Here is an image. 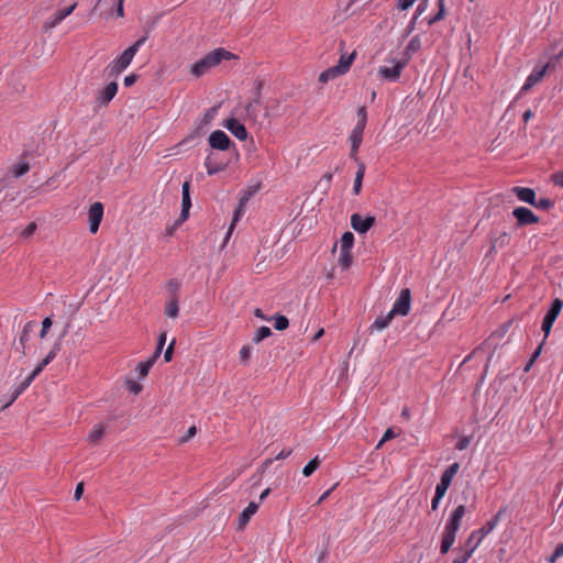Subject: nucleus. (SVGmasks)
Masks as SVG:
<instances>
[{"mask_svg":"<svg viewBox=\"0 0 563 563\" xmlns=\"http://www.w3.org/2000/svg\"><path fill=\"white\" fill-rule=\"evenodd\" d=\"M510 242V235L507 232H503L500 235L494 238L490 242V253L496 252L498 249H504Z\"/></svg>","mask_w":563,"mask_h":563,"instance_id":"nucleus-26","label":"nucleus"},{"mask_svg":"<svg viewBox=\"0 0 563 563\" xmlns=\"http://www.w3.org/2000/svg\"><path fill=\"white\" fill-rule=\"evenodd\" d=\"M393 318H394V316L389 311L386 316L376 318V320L372 324L371 329L372 330L382 331V330H384L385 328L388 327V324L390 323Z\"/></svg>","mask_w":563,"mask_h":563,"instance_id":"nucleus-31","label":"nucleus"},{"mask_svg":"<svg viewBox=\"0 0 563 563\" xmlns=\"http://www.w3.org/2000/svg\"><path fill=\"white\" fill-rule=\"evenodd\" d=\"M363 133H364V128H360V126H354L351 135H350V141H351V157H353L355 161H358L357 159V156H356V153L361 146V143H362V140H363Z\"/></svg>","mask_w":563,"mask_h":563,"instance_id":"nucleus-18","label":"nucleus"},{"mask_svg":"<svg viewBox=\"0 0 563 563\" xmlns=\"http://www.w3.org/2000/svg\"><path fill=\"white\" fill-rule=\"evenodd\" d=\"M271 334H272V331L268 327H261L257 329V331L253 338V341L255 343H260L264 339L268 338Z\"/></svg>","mask_w":563,"mask_h":563,"instance_id":"nucleus-38","label":"nucleus"},{"mask_svg":"<svg viewBox=\"0 0 563 563\" xmlns=\"http://www.w3.org/2000/svg\"><path fill=\"white\" fill-rule=\"evenodd\" d=\"M231 57L232 54L229 51L224 48H216L191 66V74L197 78L201 77L210 69L218 66L222 60L230 59Z\"/></svg>","mask_w":563,"mask_h":563,"instance_id":"nucleus-2","label":"nucleus"},{"mask_svg":"<svg viewBox=\"0 0 563 563\" xmlns=\"http://www.w3.org/2000/svg\"><path fill=\"white\" fill-rule=\"evenodd\" d=\"M562 306H563V302L561 299H559V298L554 299L551 305V308L547 312V314L543 319V322H542V331L544 332V339L548 338L555 319L558 318L559 313L562 310Z\"/></svg>","mask_w":563,"mask_h":563,"instance_id":"nucleus-5","label":"nucleus"},{"mask_svg":"<svg viewBox=\"0 0 563 563\" xmlns=\"http://www.w3.org/2000/svg\"><path fill=\"white\" fill-rule=\"evenodd\" d=\"M189 183L185 181L181 187V211L178 219V223H183L189 217V210L191 207L190 192H189Z\"/></svg>","mask_w":563,"mask_h":563,"instance_id":"nucleus-13","label":"nucleus"},{"mask_svg":"<svg viewBox=\"0 0 563 563\" xmlns=\"http://www.w3.org/2000/svg\"><path fill=\"white\" fill-rule=\"evenodd\" d=\"M329 80H332V78L330 77L329 71L325 69L319 75V81L322 84H327Z\"/></svg>","mask_w":563,"mask_h":563,"instance_id":"nucleus-63","label":"nucleus"},{"mask_svg":"<svg viewBox=\"0 0 563 563\" xmlns=\"http://www.w3.org/2000/svg\"><path fill=\"white\" fill-rule=\"evenodd\" d=\"M512 192L516 194L519 200L530 205L534 203L536 192L533 189L525 187H514Z\"/></svg>","mask_w":563,"mask_h":563,"instance_id":"nucleus-23","label":"nucleus"},{"mask_svg":"<svg viewBox=\"0 0 563 563\" xmlns=\"http://www.w3.org/2000/svg\"><path fill=\"white\" fill-rule=\"evenodd\" d=\"M197 433V428L195 426L190 427L187 432L185 433V435H183L180 438V443H185L187 441H189L191 438H194Z\"/></svg>","mask_w":563,"mask_h":563,"instance_id":"nucleus-49","label":"nucleus"},{"mask_svg":"<svg viewBox=\"0 0 563 563\" xmlns=\"http://www.w3.org/2000/svg\"><path fill=\"white\" fill-rule=\"evenodd\" d=\"M125 387H126V389L129 391H131V393H133L135 395L140 394L141 390H142V385L136 383V382H134V380H132V379H128L125 382Z\"/></svg>","mask_w":563,"mask_h":563,"instance_id":"nucleus-44","label":"nucleus"},{"mask_svg":"<svg viewBox=\"0 0 563 563\" xmlns=\"http://www.w3.org/2000/svg\"><path fill=\"white\" fill-rule=\"evenodd\" d=\"M35 230H36V224L34 222H31L23 230L22 235L25 236V238H29V236H31L34 233Z\"/></svg>","mask_w":563,"mask_h":563,"instance_id":"nucleus-57","label":"nucleus"},{"mask_svg":"<svg viewBox=\"0 0 563 563\" xmlns=\"http://www.w3.org/2000/svg\"><path fill=\"white\" fill-rule=\"evenodd\" d=\"M206 167H207V173L209 175H214V174L223 170L225 168V165L224 164L213 163L212 155L210 154V155L207 156Z\"/></svg>","mask_w":563,"mask_h":563,"instance_id":"nucleus-33","label":"nucleus"},{"mask_svg":"<svg viewBox=\"0 0 563 563\" xmlns=\"http://www.w3.org/2000/svg\"><path fill=\"white\" fill-rule=\"evenodd\" d=\"M471 443V439L468 437H463L459 440V442L456 443L455 448L459 450V451H463L465 449H467V446L470 445Z\"/></svg>","mask_w":563,"mask_h":563,"instance_id":"nucleus-53","label":"nucleus"},{"mask_svg":"<svg viewBox=\"0 0 563 563\" xmlns=\"http://www.w3.org/2000/svg\"><path fill=\"white\" fill-rule=\"evenodd\" d=\"M419 46H420V41H419V38H418L417 36H415V37L410 41V43H409V45H408V49L417 51V49L419 48Z\"/></svg>","mask_w":563,"mask_h":563,"instance_id":"nucleus-62","label":"nucleus"},{"mask_svg":"<svg viewBox=\"0 0 563 563\" xmlns=\"http://www.w3.org/2000/svg\"><path fill=\"white\" fill-rule=\"evenodd\" d=\"M396 437V433L391 428H388L385 433L383 434V441H389Z\"/></svg>","mask_w":563,"mask_h":563,"instance_id":"nucleus-61","label":"nucleus"},{"mask_svg":"<svg viewBox=\"0 0 563 563\" xmlns=\"http://www.w3.org/2000/svg\"><path fill=\"white\" fill-rule=\"evenodd\" d=\"M450 486L445 485L444 483H438L437 487H435V494L438 497H444V495L446 494V490Z\"/></svg>","mask_w":563,"mask_h":563,"instance_id":"nucleus-54","label":"nucleus"},{"mask_svg":"<svg viewBox=\"0 0 563 563\" xmlns=\"http://www.w3.org/2000/svg\"><path fill=\"white\" fill-rule=\"evenodd\" d=\"M164 313L167 318L176 319L179 314V303L176 295H173L165 303Z\"/></svg>","mask_w":563,"mask_h":563,"instance_id":"nucleus-24","label":"nucleus"},{"mask_svg":"<svg viewBox=\"0 0 563 563\" xmlns=\"http://www.w3.org/2000/svg\"><path fill=\"white\" fill-rule=\"evenodd\" d=\"M460 470V464L457 462H454L451 464L441 475L440 482L444 483L445 485L450 486L452 483L453 477L456 475V473Z\"/></svg>","mask_w":563,"mask_h":563,"instance_id":"nucleus-27","label":"nucleus"},{"mask_svg":"<svg viewBox=\"0 0 563 563\" xmlns=\"http://www.w3.org/2000/svg\"><path fill=\"white\" fill-rule=\"evenodd\" d=\"M563 555V543H560L554 550L553 554L548 559L549 563H555V561Z\"/></svg>","mask_w":563,"mask_h":563,"instance_id":"nucleus-47","label":"nucleus"},{"mask_svg":"<svg viewBox=\"0 0 563 563\" xmlns=\"http://www.w3.org/2000/svg\"><path fill=\"white\" fill-rule=\"evenodd\" d=\"M223 126L227 128L238 140L245 141L247 139V131L239 120L230 118L223 122Z\"/></svg>","mask_w":563,"mask_h":563,"instance_id":"nucleus-14","label":"nucleus"},{"mask_svg":"<svg viewBox=\"0 0 563 563\" xmlns=\"http://www.w3.org/2000/svg\"><path fill=\"white\" fill-rule=\"evenodd\" d=\"M552 180L556 186H560L563 188V170L553 174Z\"/></svg>","mask_w":563,"mask_h":563,"instance_id":"nucleus-56","label":"nucleus"},{"mask_svg":"<svg viewBox=\"0 0 563 563\" xmlns=\"http://www.w3.org/2000/svg\"><path fill=\"white\" fill-rule=\"evenodd\" d=\"M251 352H252V347L250 345H244L241 350H240V353H239V356H240V362L242 364H247L249 363V360L251 357Z\"/></svg>","mask_w":563,"mask_h":563,"instance_id":"nucleus-41","label":"nucleus"},{"mask_svg":"<svg viewBox=\"0 0 563 563\" xmlns=\"http://www.w3.org/2000/svg\"><path fill=\"white\" fill-rule=\"evenodd\" d=\"M456 551H459V555L453 560L452 563H466L473 555L472 553L461 548H459Z\"/></svg>","mask_w":563,"mask_h":563,"instance_id":"nucleus-42","label":"nucleus"},{"mask_svg":"<svg viewBox=\"0 0 563 563\" xmlns=\"http://www.w3.org/2000/svg\"><path fill=\"white\" fill-rule=\"evenodd\" d=\"M505 512L506 508L499 509L498 512L490 520H488L482 528L476 530V533H479L481 537L484 539L497 527Z\"/></svg>","mask_w":563,"mask_h":563,"instance_id":"nucleus-17","label":"nucleus"},{"mask_svg":"<svg viewBox=\"0 0 563 563\" xmlns=\"http://www.w3.org/2000/svg\"><path fill=\"white\" fill-rule=\"evenodd\" d=\"M51 327H52V320H51V318H48V317H47V318H45V319L43 320V322H42V330H41V332H40V336H41L42 339L46 335V333H47V331H48V329H49Z\"/></svg>","mask_w":563,"mask_h":563,"instance_id":"nucleus-52","label":"nucleus"},{"mask_svg":"<svg viewBox=\"0 0 563 563\" xmlns=\"http://www.w3.org/2000/svg\"><path fill=\"white\" fill-rule=\"evenodd\" d=\"M438 7H439L438 12L433 16H431L427 20L428 25H432L439 21H442L445 18L446 12H445L444 0H438Z\"/></svg>","mask_w":563,"mask_h":563,"instance_id":"nucleus-32","label":"nucleus"},{"mask_svg":"<svg viewBox=\"0 0 563 563\" xmlns=\"http://www.w3.org/2000/svg\"><path fill=\"white\" fill-rule=\"evenodd\" d=\"M136 75L132 74V75H129L124 78V85L126 87H130L132 86L135 81H136Z\"/></svg>","mask_w":563,"mask_h":563,"instance_id":"nucleus-64","label":"nucleus"},{"mask_svg":"<svg viewBox=\"0 0 563 563\" xmlns=\"http://www.w3.org/2000/svg\"><path fill=\"white\" fill-rule=\"evenodd\" d=\"M254 103L258 104L260 103V93L257 95L256 99H254L253 102H250L246 107H245V110H246V113L247 115H251L253 110H254Z\"/></svg>","mask_w":563,"mask_h":563,"instance_id":"nucleus-60","label":"nucleus"},{"mask_svg":"<svg viewBox=\"0 0 563 563\" xmlns=\"http://www.w3.org/2000/svg\"><path fill=\"white\" fill-rule=\"evenodd\" d=\"M320 463L321 461L319 456H314L305 465V467L302 468V474L307 477L310 476L320 466Z\"/></svg>","mask_w":563,"mask_h":563,"instance_id":"nucleus-36","label":"nucleus"},{"mask_svg":"<svg viewBox=\"0 0 563 563\" xmlns=\"http://www.w3.org/2000/svg\"><path fill=\"white\" fill-rule=\"evenodd\" d=\"M76 3L71 4L68 8H64L60 10H57L51 18H48L42 25V30L44 32H48L53 30L55 26H57L64 19H66L68 15H70L74 10L76 9Z\"/></svg>","mask_w":563,"mask_h":563,"instance_id":"nucleus-7","label":"nucleus"},{"mask_svg":"<svg viewBox=\"0 0 563 563\" xmlns=\"http://www.w3.org/2000/svg\"><path fill=\"white\" fill-rule=\"evenodd\" d=\"M260 503L251 501L241 512L238 522V529L243 530L250 522L252 516L258 510Z\"/></svg>","mask_w":563,"mask_h":563,"instance_id":"nucleus-16","label":"nucleus"},{"mask_svg":"<svg viewBox=\"0 0 563 563\" xmlns=\"http://www.w3.org/2000/svg\"><path fill=\"white\" fill-rule=\"evenodd\" d=\"M217 111H218L217 107H212L209 110H207V112L203 114L202 119L200 120V122L197 125V129L195 132L196 134H199V133L203 134L206 132V130L209 126V124L211 123V121L216 118Z\"/></svg>","mask_w":563,"mask_h":563,"instance_id":"nucleus-21","label":"nucleus"},{"mask_svg":"<svg viewBox=\"0 0 563 563\" xmlns=\"http://www.w3.org/2000/svg\"><path fill=\"white\" fill-rule=\"evenodd\" d=\"M548 67V64L540 67H536L532 70V73L528 76L523 86L521 87V93L529 91L533 86L539 84L543 79Z\"/></svg>","mask_w":563,"mask_h":563,"instance_id":"nucleus-12","label":"nucleus"},{"mask_svg":"<svg viewBox=\"0 0 563 563\" xmlns=\"http://www.w3.org/2000/svg\"><path fill=\"white\" fill-rule=\"evenodd\" d=\"M106 434V427L97 423L92 427L87 435V441L92 445H98Z\"/></svg>","mask_w":563,"mask_h":563,"instance_id":"nucleus-20","label":"nucleus"},{"mask_svg":"<svg viewBox=\"0 0 563 563\" xmlns=\"http://www.w3.org/2000/svg\"><path fill=\"white\" fill-rule=\"evenodd\" d=\"M466 512L465 504H460L451 514L444 526L441 536V554H446L455 542L457 531L461 528V522Z\"/></svg>","mask_w":563,"mask_h":563,"instance_id":"nucleus-1","label":"nucleus"},{"mask_svg":"<svg viewBox=\"0 0 563 563\" xmlns=\"http://www.w3.org/2000/svg\"><path fill=\"white\" fill-rule=\"evenodd\" d=\"M56 353L55 351H51L45 358H43V361L35 367V368H41V372L43 371V368L48 365L53 358L55 357Z\"/></svg>","mask_w":563,"mask_h":563,"instance_id":"nucleus-48","label":"nucleus"},{"mask_svg":"<svg viewBox=\"0 0 563 563\" xmlns=\"http://www.w3.org/2000/svg\"><path fill=\"white\" fill-rule=\"evenodd\" d=\"M242 209H243V200L240 201V205L238 207V209L235 210V213H234V217H233V220L229 227V230H228V233H227V236H225V240H224V243L230 239L232 232H233V229L235 227V223L238 222L241 213H242Z\"/></svg>","mask_w":563,"mask_h":563,"instance_id":"nucleus-37","label":"nucleus"},{"mask_svg":"<svg viewBox=\"0 0 563 563\" xmlns=\"http://www.w3.org/2000/svg\"><path fill=\"white\" fill-rule=\"evenodd\" d=\"M30 169V165L27 163H20L12 167V174L15 178L24 175Z\"/></svg>","mask_w":563,"mask_h":563,"instance_id":"nucleus-40","label":"nucleus"},{"mask_svg":"<svg viewBox=\"0 0 563 563\" xmlns=\"http://www.w3.org/2000/svg\"><path fill=\"white\" fill-rule=\"evenodd\" d=\"M356 162L358 165V169L355 175L353 191L355 195H358L361 191V188H362V180H363V177L365 174V165L363 162H360V161H356Z\"/></svg>","mask_w":563,"mask_h":563,"instance_id":"nucleus-30","label":"nucleus"},{"mask_svg":"<svg viewBox=\"0 0 563 563\" xmlns=\"http://www.w3.org/2000/svg\"><path fill=\"white\" fill-rule=\"evenodd\" d=\"M532 205L541 209H549L550 207L553 206V202L549 199L542 198L539 201L534 200V203Z\"/></svg>","mask_w":563,"mask_h":563,"instance_id":"nucleus-51","label":"nucleus"},{"mask_svg":"<svg viewBox=\"0 0 563 563\" xmlns=\"http://www.w3.org/2000/svg\"><path fill=\"white\" fill-rule=\"evenodd\" d=\"M118 84L115 81L109 82L106 87H103L97 96V101L99 106H107L117 95Z\"/></svg>","mask_w":563,"mask_h":563,"instance_id":"nucleus-15","label":"nucleus"},{"mask_svg":"<svg viewBox=\"0 0 563 563\" xmlns=\"http://www.w3.org/2000/svg\"><path fill=\"white\" fill-rule=\"evenodd\" d=\"M103 218V205L99 201L93 202L88 211L89 231L95 234L99 230L100 222Z\"/></svg>","mask_w":563,"mask_h":563,"instance_id":"nucleus-8","label":"nucleus"},{"mask_svg":"<svg viewBox=\"0 0 563 563\" xmlns=\"http://www.w3.org/2000/svg\"><path fill=\"white\" fill-rule=\"evenodd\" d=\"M82 494H84V483H78L75 488L74 498L76 500H79L81 498Z\"/></svg>","mask_w":563,"mask_h":563,"instance_id":"nucleus-59","label":"nucleus"},{"mask_svg":"<svg viewBox=\"0 0 563 563\" xmlns=\"http://www.w3.org/2000/svg\"><path fill=\"white\" fill-rule=\"evenodd\" d=\"M209 145L213 150L227 151L233 144L230 137L221 130L213 131L209 135Z\"/></svg>","mask_w":563,"mask_h":563,"instance_id":"nucleus-9","label":"nucleus"},{"mask_svg":"<svg viewBox=\"0 0 563 563\" xmlns=\"http://www.w3.org/2000/svg\"><path fill=\"white\" fill-rule=\"evenodd\" d=\"M428 8V0H423L419 5L417 7L415 15L419 18Z\"/></svg>","mask_w":563,"mask_h":563,"instance_id":"nucleus-58","label":"nucleus"},{"mask_svg":"<svg viewBox=\"0 0 563 563\" xmlns=\"http://www.w3.org/2000/svg\"><path fill=\"white\" fill-rule=\"evenodd\" d=\"M32 331H33V324L31 322H29L23 327V330L20 334V338H19L20 351L23 355L25 354V343L29 341Z\"/></svg>","mask_w":563,"mask_h":563,"instance_id":"nucleus-29","label":"nucleus"},{"mask_svg":"<svg viewBox=\"0 0 563 563\" xmlns=\"http://www.w3.org/2000/svg\"><path fill=\"white\" fill-rule=\"evenodd\" d=\"M406 64L407 60H391L390 66L379 67L378 75L388 81H396Z\"/></svg>","mask_w":563,"mask_h":563,"instance_id":"nucleus-6","label":"nucleus"},{"mask_svg":"<svg viewBox=\"0 0 563 563\" xmlns=\"http://www.w3.org/2000/svg\"><path fill=\"white\" fill-rule=\"evenodd\" d=\"M357 118H358V121H357L355 126H360V128H364L365 129L366 121H367V113H366V108L365 107L358 108V110H357Z\"/></svg>","mask_w":563,"mask_h":563,"instance_id":"nucleus-43","label":"nucleus"},{"mask_svg":"<svg viewBox=\"0 0 563 563\" xmlns=\"http://www.w3.org/2000/svg\"><path fill=\"white\" fill-rule=\"evenodd\" d=\"M411 305V292L408 288L400 291L399 297L395 301L393 309L390 310L393 316H407L410 311Z\"/></svg>","mask_w":563,"mask_h":563,"instance_id":"nucleus-4","label":"nucleus"},{"mask_svg":"<svg viewBox=\"0 0 563 563\" xmlns=\"http://www.w3.org/2000/svg\"><path fill=\"white\" fill-rule=\"evenodd\" d=\"M156 360L157 358H154V355H152V357L148 358L147 361L137 363L135 371L137 372V375H139L140 379H142L145 376H147L151 367L154 365Z\"/></svg>","mask_w":563,"mask_h":563,"instance_id":"nucleus-28","label":"nucleus"},{"mask_svg":"<svg viewBox=\"0 0 563 563\" xmlns=\"http://www.w3.org/2000/svg\"><path fill=\"white\" fill-rule=\"evenodd\" d=\"M375 224V217L368 216L363 218L358 213L351 216V227L357 233L365 234Z\"/></svg>","mask_w":563,"mask_h":563,"instance_id":"nucleus-10","label":"nucleus"},{"mask_svg":"<svg viewBox=\"0 0 563 563\" xmlns=\"http://www.w3.org/2000/svg\"><path fill=\"white\" fill-rule=\"evenodd\" d=\"M463 500L465 503L471 501V506H474L476 501V494L472 493L470 487H466V489L463 492Z\"/></svg>","mask_w":563,"mask_h":563,"instance_id":"nucleus-46","label":"nucleus"},{"mask_svg":"<svg viewBox=\"0 0 563 563\" xmlns=\"http://www.w3.org/2000/svg\"><path fill=\"white\" fill-rule=\"evenodd\" d=\"M355 58V53H352L350 55L344 54L340 57L338 66L346 74Z\"/></svg>","mask_w":563,"mask_h":563,"instance_id":"nucleus-34","label":"nucleus"},{"mask_svg":"<svg viewBox=\"0 0 563 563\" xmlns=\"http://www.w3.org/2000/svg\"><path fill=\"white\" fill-rule=\"evenodd\" d=\"M352 250L339 247L338 264L342 269H347L353 262Z\"/></svg>","mask_w":563,"mask_h":563,"instance_id":"nucleus-25","label":"nucleus"},{"mask_svg":"<svg viewBox=\"0 0 563 563\" xmlns=\"http://www.w3.org/2000/svg\"><path fill=\"white\" fill-rule=\"evenodd\" d=\"M339 247L341 249H350L352 250L353 245H354V235L352 232L350 231H346L343 233V235L341 236V240L339 242Z\"/></svg>","mask_w":563,"mask_h":563,"instance_id":"nucleus-35","label":"nucleus"},{"mask_svg":"<svg viewBox=\"0 0 563 563\" xmlns=\"http://www.w3.org/2000/svg\"><path fill=\"white\" fill-rule=\"evenodd\" d=\"M275 323L274 327L278 331L286 330L289 325V321L285 316L277 314L274 317Z\"/></svg>","mask_w":563,"mask_h":563,"instance_id":"nucleus-39","label":"nucleus"},{"mask_svg":"<svg viewBox=\"0 0 563 563\" xmlns=\"http://www.w3.org/2000/svg\"><path fill=\"white\" fill-rule=\"evenodd\" d=\"M482 541H483V538L481 537V534L476 533V530H474L473 532H471L468 538L465 540V542L461 547V549L473 554L475 552V550L479 547Z\"/></svg>","mask_w":563,"mask_h":563,"instance_id":"nucleus-22","label":"nucleus"},{"mask_svg":"<svg viewBox=\"0 0 563 563\" xmlns=\"http://www.w3.org/2000/svg\"><path fill=\"white\" fill-rule=\"evenodd\" d=\"M41 368H35L21 384L20 386L14 390L11 399L9 402H7L3 408L9 407L33 382V379L40 375Z\"/></svg>","mask_w":563,"mask_h":563,"instance_id":"nucleus-19","label":"nucleus"},{"mask_svg":"<svg viewBox=\"0 0 563 563\" xmlns=\"http://www.w3.org/2000/svg\"><path fill=\"white\" fill-rule=\"evenodd\" d=\"M519 227L539 222V218L528 208L517 207L512 211Z\"/></svg>","mask_w":563,"mask_h":563,"instance_id":"nucleus-11","label":"nucleus"},{"mask_svg":"<svg viewBox=\"0 0 563 563\" xmlns=\"http://www.w3.org/2000/svg\"><path fill=\"white\" fill-rule=\"evenodd\" d=\"M174 345H175V340L172 341V343L168 345V347L166 349V351L164 353V360L166 362H170L173 358Z\"/></svg>","mask_w":563,"mask_h":563,"instance_id":"nucleus-55","label":"nucleus"},{"mask_svg":"<svg viewBox=\"0 0 563 563\" xmlns=\"http://www.w3.org/2000/svg\"><path fill=\"white\" fill-rule=\"evenodd\" d=\"M166 342V332H162L158 336V342H157V346H156V350L154 352V358H158V356L161 355L162 353V350L164 347V344Z\"/></svg>","mask_w":563,"mask_h":563,"instance_id":"nucleus-45","label":"nucleus"},{"mask_svg":"<svg viewBox=\"0 0 563 563\" xmlns=\"http://www.w3.org/2000/svg\"><path fill=\"white\" fill-rule=\"evenodd\" d=\"M327 70L329 71L330 77L332 79H335V78L344 75V71L338 65L332 66V67L328 68Z\"/></svg>","mask_w":563,"mask_h":563,"instance_id":"nucleus-50","label":"nucleus"},{"mask_svg":"<svg viewBox=\"0 0 563 563\" xmlns=\"http://www.w3.org/2000/svg\"><path fill=\"white\" fill-rule=\"evenodd\" d=\"M146 41V36L137 40L133 45L122 52L120 56L113 59L107 67L106 71L109 77L119 76L132 62L141 45Z\"/></svg>","mask_w":563,"mask_h":563,"instance_id":"nucleus-3","label":"nucleus"}]
</instances>
